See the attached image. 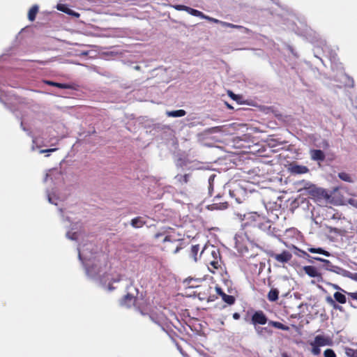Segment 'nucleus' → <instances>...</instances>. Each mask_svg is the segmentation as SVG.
<instances>
[{
  "mask_svg": "<svg viewBox=\"0 0 357 357\" xmlns=\"http://www.w3.org/2000/svg\"><path fill=\"white\" fill-rule=\"evenodd\" d=\"M250 323L254 326L255 328L260 325L263 326L268 323L269 326H272L278 329L286 331L289 330V327L288 326L284 325L279 321L272 320L268 321L266 314L262 310L254 311L251 316Z\"/></svg>",
  "mask_w": 357,
  "mask_h": 357,
  "instance_id": "f257e3e1",
  "label": "nucleus"
},
{
  "mask_svg": "<svg viewBox=\"0 0 357 357\" xmlns=\"http://www.w3.org/2000/svg\"><path fill=\"white\" fill-rule=\"evenodd\" d=\"M208 254L213 257V260L206 259V261L210 272L215 273L217 270L221 269L222 268L220 253L219 250L214 247H211V248H205L202 250L200 256H205Z\"/></svg>",
  "mask_w": 357,
  "mask_h": 357,
  "instance_id": "f03ea898",
  "label": "nucleus"
},
{
  "mask_svg": "<svg viewBox=\"0 0 357 357\" xmlns=\"http://www.w3.org/2000/svg\"><path fill=\"white\" fill-rule=\"evenodd\" d=\"M311 346L310 351L312 355L318 356L321 354V347L331 346L333 344L332 339L329 336L322 335H316L314 340L309 342Z\"/></svg>",
  "mask_w": 357,
  "mask_h": 357,
  "instance_id": "7ed1b4c3",
  "label": "nucleus"
},
{
  "mask_svg": "<svg viewBox=\"0 0 357 357\" xmlns=\"http://www.w3.org/2000/svg\"><path fill=\"white\" fill-rule=\"evenodd\" d=\"M231 282L230 280H224V286L227 287V289H224L220 285L217 284L215 286L216 293L222 297L224 302L229 305H233L235 301V297L232 295H228L227 293L231 294L233 289L231 287Z\"/></svg>",
  "mask_w": 357,
  "mask_h": 357,
  "instance_id": "20e7f679",
  "label": "nucleus"
},
{
  "mask_svg": "<svg viewBox=\"0 0 357 357\" xmlns=\"http://www.w3.org/2000/svg\"><path fill=\"white\" fill-rule=\"evenodd\" d=\"M307 191L310 197L319 203L328 202L331 197L327 190L314 185L310 186Z\"/></svg>",
  "mask_w": 357,
  "mask_h": 357,
  "instance_id": "39448f33",
  "label": "nucleus"
},
{
  "mask_svg": "<svg viewBox=\"0 0 357 357\" xmlns=\"http://www.w3.org/2000/svg\"><path fill=\"white\" fill-rule=\"evenodd\" d=\"M268 255L275 261L282 264L289 262L292 258L291 253L287 250H283L280 254H277L275 252L270 250L268 251Z\"/></svg>",
  "mask_w": 357,
  "mask_h": 357,
  "instance_id": "423d86ee",
  "label": "nucleus"
},
{
  "mask_svg": "<svg viewBox=\"0 0 357 357\" xmlns=\"http://www.w3.org/2000/svg\"><path fill=\"white\" fill-rule=\"evenodd\" d=\"M174 8L176 10H184V11H186L188 12L189 14L193 15V16H195V17H205V15L198 10H196V9H194V8H192L190 7H188L187 6H185V5H174Z\"/></svg>",
  "mask_w": 357,
  "mask_h": 357,
  "instance_id": "0eeeda50",
  "label": "nucleus"
},
{
  "mask_svg": "<svg viewBox=\"0 0 357 357\" xmlns=\"http://www.w3.org/2000/svg\"><path fill=\"white\" fill-rule=\"evenodd\" d=\"M305 273L311 278H317L318 281L322 280L321 273H319L317 268L313 266H305L303 267Z\"/></svg>",
  "mask_w": 357,
  "mask_h": 357,
  "instance_id": "6e6552de",
  "label": "nucleus"
},
{
  "mask_svg": "<svg viewBox=\"0 0 357 357\" xmlns=\"http://www.w3.org/2000/svg\"><path fill=\"white\" fill-rule=\"evenodd\" d=\"M289 169L291 173L294 174H303L309 172V169L306 166L296 163L290 164Z\"/></svg>",
  "mask_w": 357,
  "mask_h": 357,
  "instance_id": "1a4fd4ad",
  "label": "nucleus"
},
{
  "mask_svg": "<svg viewBox=\"0 0 357 357\" xmlns=\"http://www.w3.org/2000/svg\"><path fill=\"white\" fill-rule=\"evenodd\" d=\"M310 155V158L314 161L323 162L326 158L325 153L320 149H311Z\"/></svg>",
  "mask_w": 357,
  "mask_h": 357,
  "instance_id": "9d476101",
  "label": "nucleus"
},
{
  "mask_svg": "<svg viewBox=\"0 0 357 357\" xmlns=\"http://www.w3.org/2000/svg\"><path fill=\"white\" fill-rule=\"evenodd\" d=\"M146 223V222L144 218L141 216L136 217L130 221L131 226L136 229L142 227Z\"/></svg>",
  "mask_w": 357,
  "mask_h": 357,
  "instance_id": "9b49d317",
  "label": "nucleus"
},
{
  "mask_svg": "<svg viewBox=\"0 0 357 357\" xmlns=\"http://www.w3.org/2000/svg\"><path fill=\"white\" fill-rule=\"evenodd\" d=\"M135 301V297L130 294H127L121 299V303L122 305L130 307L132 305L134 304Z\"/></svg>",
  "mask_w": 357,
  "mask_h": 357,
  "instance_id": "f8f14e48",
  "label": "nucleus"
},
{
  "mask_svg": "<svg viewBox=\"0 0 357 357\" xmlns=\"http://www.w3.org/2000/svg\"><path fill=\"white\" fill-rule=\"evenodd\" d=\"M45 83L49 86H56L59 89H73L74 86L70 84H63L54 82L52 81H45Z\"/></svg>",
  "mask_w": 357,
  "mask_h": 357,
  "instance_id": "ddd939ff",
  "label": "nucleus"
},
{
  "mask_svg": "<svg viewBox=\"0 0 357 357\" xmlns=\"http://www.w3.org/2000/svg\"><path fill=\"white\" fill-rule=\"evenodd\" d=\"M255 329L257 334L260 336L264 335L265 334L271 335L273 333V331L271 328H269L268 327L258 326V327H256Z\"/></svg>",
  "mask_w": 357,
  "mask_h": 357,
  "instance_id": "4468645a",
  "label": "nucleus"
},
{
  "mask_svg": "<svg viewBox=\"0 0 357 357\" xmlns=\"http://www.w3.org/2000/svg\"><path fill=\"white\" fill-rule=\"evenodd\" d=\"M38 13V6L33 5L28 12V19L33 22L35 20L37 13Z\"/></svg>",
  "mask_w": 357,
  "mask_h": 357,
  "instance_id": "2eb2a0df",
  "label": "nucleus"
},
{
  "mask_svg": "<svg viewBox=\"0 0 357 357\" xmlns=\"http://www.w3.org/2000/svg\"><path fill=\"white\" fill-rule=\"evenodd\" d=\"M278 297H279V291L275 288H272L269 291V292L267 295V298H268V301H272V302L276 301L278 299Z\"/></svg>",
  "mask_w": 357,
  "mask_h": 357,
  "instance_id": "dca6fc26",
  "label": "nucleus"
},
{
  "mask_svg": "<svg viewBox=\"0 0 357 357\" xmlns=\"http://www.w3.org/2000/svg\"><path fill=\"white\" fill-rule=\"evenodd\" d=\"M186 114V112L184 109H178L174 111L167 112V115L171 117H181Z\"/></svg>",
  "mask_w": 357,
  "mask_h": 357,
  "instance_id": "f3484780",
  "label": "nucleus"
},
{
  "mask_svg": "<svg viewBox=\"0 0 357 357\" xmlns=\"http://www.w3.org/2000/svg\"><path fill=\"white\" fill-rule=\"evenodd\" d=\"M200 250V247L199 245H192L190 251V256L192 257L195 261H197V254Z\"/></svg>",
  "mask_w": 357,
  "mask_h": 357,
  "instance_id": "a211bd4d",
  "label": "nucleus"
},
{
  "mask_svg": "<svg viewBox=\"0 0 357 357\" xmlns=\"http://www.w3.org/2000/svg\"><path fill=\"white\" fill-rule=\"evenodd\" d=\"M335 300L340 304H344L347 302V298L343 294L337 291L333 294Z\"/></svg>",
  "mask_w": 357,
  "mask_h": 357,
  "instance_id": "6ab92c4d",
  "label": "nucleus"
},
{
  "mask_svg": "<svg viewBox=\"0 0 357 357\" xmlns=\"http://www.w3.org/2000/svg\"><path fill=\"white\" fill-rule=\"evenodd\" d=\"M308 251L311 253L321 254L326 257H329L331 255L329 252L324 250V249H322L321 248H308Z\"/></svg>",
  "mask_w": 357,
  "mask_h": 357,
  "instance_id": "aec40b11",
  "label": "nucleus"
},
{
  "mask_svg": "<svg viewBox=\"0 0 357 357\" xmlns=\"http://www.w3.org/2000/svg\"><path fill=\"white\" fill-rule=\"evenodd\" d=\"M244 216L247 217V219H252L253 221H258L260 220L261 218V215L256 212L249 213L247 215H245Z\"/></svg>",
  "mask_w": 357,
  "mask_h": 357,
  "instance_id": "412c9836",
  "label": "nucleus"
},
{
  "mask_svg": "<svg viewBox=\"0 0 357 357\" xmlns=\"http://www.w3.org/2000/svg\"><path fill=\"white\" fill-rule=\"evenodd\" d=\"M338 177L344 181H347V182H349V183H351L353 182V180L351 178V177L350 176V175L346 172H340L338 174Z\"/></svg>",
  "mask_w": 357,
  "mask_h": 357,
  "instance_id": "4be33fe9",
  "label": "nucleus"
},
{
  "mask_svg": "<svg viewBox=\"0 0 357 357\" xmlns=\"http://www.w3.org/2000/svg\"><path fill=\"white\" fill-rule=\"evenodd\" d=\"M334 287L336 289H340L344 292H345L346 294H347V295L349 296V298H351L352 300H355L357 301V291L356 292H346L344 290H343L342 289H341L339 286L337 285H335Z\"/></svg>",
  "mask_w": 357,
  "mask_h": 357,
  "instance_id": "5701e85b",
  "label": "nucleus"
},
{
  "mask_svg": "<svg viewBox=\"0 0 357 357\" xmlns=\"http://www.w3.org/2000/svg\"><path fill=\"white\" fill-rule=\"evenodd\" d=\"M324 357H337L336 354L332 349H327L324 351Z\"/></svg>",
  "mask_w": 357,
  "mask_h": 357,
  "instance_id": "b1692460",
  "label": "nucleus"
},
{
  "mask_svg": "<svg viewBox=\"0 0 357 357\" xmlns=\"http://www.w3.org/2000/svg\"><path fill=\"white\" fill-rule=\"evenodd\" d=\"M221 24H222V25L223 26H225V27H229V28H233V29H241V28H243L242 26L236 25V24H231V23L226 22H221Z\"/></svg>",
  "mask_w": 357,
  "mask_h": 357,
  "instance_id": "393cba45",
  "label": "nucleus"
},
{
  "mask_svg": "<svg viewBox=\"0 0 357 357\" xmlns=\"http://www.w3.org/2000/svg\"><path fill=\"white\" fill-rule=\"evenodd\" d=\"M57 9L61 10V11H63L66 13H68V14H71V10L70 9L68 8L65 5H62V4H59L57 6Z\"/></svg>",
  "mask_w": 357,
  "mask_h": 357,
  "instance_id": "a878e982",
  "label": "nucleus"
},
{
  "mask_svg": "<svg viewBox=\"0 0 357 357\" xmlns=\"http://www.w3.org/2000/svg\"><path fill=\"white\" fill-rule=\"evenodd\" d=\"M162 241L164 243L167 242H170L172 243H178V241L175 238L172 239L171 236H165Z\"/></svg>",
  "mask_w": 357,
  "mask_h": 357,
  "instance_id": "bb28decb",
  "label": "nucleus"
},
{
  "mask_svg": "<svg viewBox=\"0 0 357 357\" xmlns=\"http://www.w3.org/2000/svg\"><path fill=\"white\" fill-rule=\"evenodd\" d=\"M228 96L234 100H236L238 102L239 99L241 98V97L238 95H236L232 91H228Z\"/></svg>",
  "mask_w": 357,
  "mask_h": 357,
  "instance_id": "cd10ccee",
  "label": "nucleus"
},
{
  "mask_svg": "<svg viewBox=\"0 0 357 357\" xmlns=\"http://www.w3.org/2000/svg\"><path fill=\"white\" fill-rule=\"evenodd\" d=\"M189 177H190V174H185L183 176H181V177L178 180L181 183H187L189 181Z\"/></svg>",
  "mask_w": 357,
  "mask_h": 357,
  "instance_id": "c85d7f7f",
  "label": "nucleus"
},
{
  "mask_svg": "<svg viewBox=\"0 0 357 357\" xmlns=\"http://www.w3.org/2000/svg\"><path fill=\"white\" fill-rule=\"evenodd\" d=\"M327 302L332 306H333L334 308L337 309L340 308L335 303V301L330 296L326 298Z\"/></svg>",
  "mask_w": 357,
  "mask_h": 357,
  "instance_id": "c756f323",
  "label": "nucleus"
},
{
  "mask_svg": "<svg viewBox=\"0 0 357 357\" xmlns=\"http://www.w3.org/2000/svg\"><path fill=\"white\" fill-rule=\"evenodd\" d=\"M203 19H206L208 20V21L210 22H215V23H221V22L217 19H215V18H213V17H208V16H206L205 15V17H202Z\"/></svg>",
  "mask_w": 357,
  "mask_h": 357,
  "instance_id": "7c9ffc66",
  "label": "nucleus"
},
{
  "mask_svg": "<svg viewBox=\"0 0 357 357\" xmlns=\"http://www.w3.org/2000/svg\"><path fill=\"white\" fill-rule=\"evenodd\" d=\"M349 204L351 205L352 206L357 208V199H349Z\"/></svg>",
  "mask_w": 357,
  "mask_h": 357,
  "instance_id": "2f4dec72",
  "label": "nucleus"
},
{
  "mask_svg": "<svg viewBox=\"0 0 357 357\" xmlns=\"http://www.w3.org/2000/svg\"><path fill=\"white\" fill-rule=\"evenodd\" d=\"M57 149H43L40 151V153H50V152H54L56 151Z\"/></svg>",
  "mask_w": 357,
  "mask_h": 357,
  "instance_id": "473e14b6",
  "label": "nucleus"
},
{
  "mask_svg": "<svg viewBox=\"0 0 357 357\" xmlns=\"http://www.w3.org/2000/svg\"><path fill=\"white\" fill-rule=\"evenodd\" d=\"M313 259H314L315 260H317V261H322V262H324V263H327L328 264L330 261L327 259H321L320 257H313Z\"/></svg>",
  "mask_w": 357,
  "mask_h": 357,
  "instance_id": "72a5a7b5",
  "label": "nucleus"
},
{
  "mask_svg": "<svg viewBox=\"0 0 357 357\" xmlns=\"http://www.w3.org/2000/svg\"><path fill=\"white\" fill-rule=\"evenodd\" d=\"M350 278L352 280L357 281V273H351V275L349 276Z\"/></svg>",
  "mask_w": 357,
  "mask_h": 357,
  "instance_id": "f704fd0d",
  "label": "nucleus"
},
{
  "mask_svg": "<svg viewBox=\"0 0 357 357\" xmlns=\"http://www.w3.org/2000/svg\"><path fill=\"white\" fill-rule=\"evenodd\" d=\"M232 317L234 319L238 320L240 319V314L238 312H234Z\"/></svg>",
  "mask_w": 357,
  "mask_h": 357,
  "instance_id": "c9c22d12",
  "label": "nucleus"
},
{
  "mask_svg": "<svg viewBox=\"0 0 357 357\" xmlns=\"http://www.w3.org/2000/svg\"><path fill=\"white\" fill-rule=\"evenodd\" d=\"M299 251L303 255V256L306 257L307 258H311V256L310 255H308L306 252L303 251V250H299Z\"/></svg>",
  "mask_w": 357,
  "mask_h": 357,
  "instance_id": "e433bc0d",
  "label": "nucleus"
},
{
  "mask_svg": "<svg viewBox=\"0 0 357 357\" xmlns=\"http://www.w3.org/2000/svg\"><path fill=\"white\" fill-rule=\"evenodd\" d=\"M163 236V234L162 233H157L154 235V238L155 239H158L159 238L160 236Z\"/></svg>",
  "mask_w": 357,
  "mask_h": 357,
  "instance_id": "4c0bfd02",
  "label": "nucleus"
},
{
  "mask_svg": "<svg viewBox=\"0 0 357 357\" xmlns=\"http://www.w3.org/2000/svg\"><path fill=\"white\" fill-rule=\"evenodd\" d=\"M181 249V248L178 245H176V248L173 252L177 253Z\"/></svg>",
  "mask_w": 357,
  "mask_h": 357,
  "instance_id": "58836bf2",
  "label": "nucleus"
},
{
  "mask_svg": "<svg viewBox=\"0 0 357 357\" xmlns=\"http://www.w3.org/2000/svg\"><path fill=\"white\" fill-rule=\"evenodd\" d=\"M282 357H289L287 353H282Z\"/></svg>",
  "mask_w": 357,
  "mask_h": 357,
  "instance_id": "ea45409f",
  "label": "nucleus"
},
{
  "mask_svg": "<svg viewBox=\"0 0 357 357\" xmlns=\"http://www.w3.org/2000/svg\"><path fill=\"white\" fill-rule=\"evenodd\" d=\"M206 259H210L211 260H213V257L211 255Z\"/></svg>",
  "mask_w": 357,
  "mask_h": 357,
  "instance_id": "a19ab883",
  "label": "nucleus"
}]
</instances>
